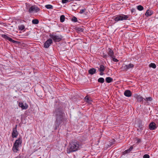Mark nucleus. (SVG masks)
<instances>
[{
  "mask_svg": "<svg viewBox=\"0 0 158 158\" xmlns=\"http://www.w3.org/2000/svg\"><path fill=\"white\" fill-rule=\"evenodd\" d=\"M76 30L80 32H82L83 31V29L81 27L76 28Z\"/></svg>",
  "mask_w": 158,
  "mask_h": 158,
  "instance_id": "obj_32",
  "label": "nucleus"
},
{
  "mask_svg": "<svg viewBox=\"0 0 158 158\" xmlns=\"http://www.w3.org/2000/svg\"><path fill=\"white\" fill-rule=\"evenodd\" d=\"M108 56V55H107L106 54H103V57L104 58H106L107 56Z\"/></svg>",
  "mask_w": 158,
  "mask_h": 158,
  "instance_id": "obj_39",
  "label": "nucleus"
},
{
  "mask_svg": "<svg viewBox=\"0 0 158 158\" xmlns=\"http://www.w3.org/2000/svg\"><path fill=\"white\" fill-rule=\"evenodd\" d=\"M19 106L22 110H26L28 107V105L26 103L24 104L22 102H19Z\"/></svg>",
  "mask_w": 158,
  "mask_h": 158,
  "instance_id": "obj_10",
  "label": "nucleus"
},
{
  "mask_svg": "<svg viewBox=\"0 0 158 158\" xmlns=\"http://www.w3.org/2000/svg\"><path fill=\"white\" fill-rule=\"evenodd\" d=\"M54 113L56 116L54 127L55 129L56 130L60 125L64 123V119L63 116V112L61 108H56Z\"/></svg>",
  "mask_w": 158,
  "mask_h": 158,
  "instance_id": "obj_2",
  "label": "nucleus"
},
{
  "mask_svg": "<svg viewBox=\"0 0 158 158\" xmlns=\"http://www.w3.org/2000/svg\"><path fill=\"white\" fill-rule=\"evenodd\" d=\"M133 146H131L128 149L131 152V151H132V150L133 149Z\"/></svg>",
  "mask_w": 158,
  "mask_h": 158,
  "instance_id": "obj_37",
  "label": "nucleus"
},
{
  "mask_svg": "<svg viewBox=\"0 0 158 158\" xmlns=\"http://www.w3.org/2000/svg\"><path fill=\"white\" fill-rule=\"evenodd\" d=\"M22 143V140L20 138L17 139L14 143L12 149L15 152H17L19 151V146Z\"/></svg>",
  "mask_w": 158,
  "mask_h": 158,
  "instance_id": "obj_3",
  "label": "nucleus"
},
{
  "mask_svg": "<svg viewBox=\"0 0 158 158\" xmlns=\"http://www.w3.org/2000/svg\"><path fill=\"white\" fill-rule=\"evenodd\" d=\"M15 158H23V157L21 156H18Z\"/></svg>",
  "mask_w": 158,
  "mask_h": 158,
  "instance_id": "obj_41",
  "label": "nucleus"
},
{
  "mask_svg": "<svg viewBox=\"0 0 158 158\" xmlns=\"http://www.w3.org/2000/svg\"><path fill=\"white\" fill-rule=\"evenodd\" d=\"M40 10V8L34 5L31 6L29 9L28 11L30 13H32L34 12L35 13H37Z\"/></svg>",
  "mask_w": 158,
  "mask_h": 158,
  "instance_id": "obj_6",
  "label": "nucleus"
},
{
  "mask_svg": "<svg viewBox=\"0 0 158 158\" xmlns=\"http://www.w3.org/2000/svg\"><path fill=\"white\" fill-rule=\"evenodd\" d=\"M65 20V16L64 15H61L60 18V22L61 23L64 22Z\"/></svg>",
  "mask_w": 158,
  "mask_h": 158,
  "instance_id": "obj_23",
  "label": "nucleus"
},
{
  "mask_svg": "<svg viewBox=\"0 0 158 158\" xmlns=\"http://www.w3.org/2000/svg\"><path fill=\"white\" fill-rule=\"evenodd\" d=\"M128 17L129 16L127 15H126L123 14H120L116 15L115 16L114 20L116 22H117L119 21H122L124 20H127Z\"/></svg>",
  "mask_w": 158,
  "mask_h": 158,
  "instance_id": "obj_4",
  "label": "nucleus"
},
{
  "mask_svg": "<svg viewBox=\"0 0 158 158\" xmlns=\"http://www.w3.org/2000/svg\"><path fill=\"white\" fill-rule=\"evenodd\" d=\"M49 36L53 39L54 42L60 41L62 40V38L61 35H54L53 33L49 34Z\"/></svg>",
  "mask_w": 158,
  "mask_h": 158,
  "instance_id": "obj_5",
  "label": "nucleus"
},
{
  "mask_svg": "<svg viewBox=\"0 0 158 158\" xmlns=\"http://www.w3.org/2000/svg\"><path fill=\"white\" fill-rule=\"evenodd\" d=\"M100 75H103V74H104V73H103V72L104 71H100Z\"/></svg>",
  "mask_w": 158,
  "mask_h": 158,
  "instance_id": "obj_40",
  "label": "nucleus"
},
{
  "mask_svg": "<svg viewBox=\"0 0 158 158\" xmlns=\"http://www.w3.org/2000/svg\"><path fill=\"white\" fill-rule=\"evenodd\" d=\"M134 67V64L131 63L128 65H125L123 67L124 70L126 71L131 68H133Z\"/></svg>",
  "mask_w": 158,
  "mask_h": 158,
  "instance_id": "obj_13",
  "label": "nucleus"
},
{
  "mask_svg": "<svg viewBox=\"0 0 158 158\" xmlns=\"http://www.w3.org/2000/svg\"><path fill=\"white\" fill-rule=\"evenodd\" d=\"M149 67L155 69L156 67V65L154 63H151L150 64Z\"/></svg>",
  "mask_w": 158,
  "mask_h": 158,
  "instance_id": "obj_28",
  "label": "nucleus"
},
{
  "mask_svg": "<svg viewBox=\"0 0 158 158\" xmlns=\"http://www.w3.org/2000/svg\"><path fill=\"white\" fill-rule=\"evenodd\" d=\"M137 9L139 11H141L143 9V6L141 5H139L137 7Z\"/></svg>",
  "mask_w": 158,
  "mask_h": 158,
  "instance_id": "obj_27",
  "label": "nucleus"
},
{
  "mask_svg": "<svg viewBox=\"0 0 158 158\" xmlns=\"http://www.w3.org/2000/svg\"><path fill=\"white\" fill-rule=\"evenodd\" d=\"M25 28V26L23 25H21L18 26V29L21 31L23 30Z\"/></svg>",
  "mask_w": 158,
  "mask_h": 158,
  "instance_id": "obj_25",
  "label": "nucleus"
},
{
  "mask_svg": "<svg viewBox=\"0 0 158 158\" xmlns=\"http://www.w3.org/2000/svg\"><path fill=\"white\" fill-rule=\"evenodd\" d=\"M153 14V11L152 10H148L146 11L145 15L148 17L149 16H150Z\"/></svg>",
  "mask_w": 158,
  "mask_h": 158,
  "instance_id": "obj_18",
  "label": "nucleus"
},
{
  "mask_svg": "<svg viewBox=\"0 0 158 158\" xmlns=\"http://www.w3.org/2000/svg\"><path fill=\"white\" fill-rule=\"evenodd\" d=\"M144 100L146 101H148L149 102H151L152 100V98L151 97H149L148 98H144Z\"/></svg>",
  "mask_w": 158,
  "mask_h": 158,
  "instance_id": "obj_29",
  "label": "nucleus"
},
{
  "mask_svg": "<svg viewBox=\"0 0 158 158\" xmlns=\"http://www.w3.org/2000/svg\"><path fill=\"white\" fill-rule=\"evenodd\" d=\"M137 143H139L140 142H141V139H137Z\"/></svg>",
  "mask_w": 158,
  "mask_h": 158,
  "instance_id": "obj_38",
  "label": "nucleus"
},
{
  "mask_svg": "<svg viewBox=\"0 0 158 158\" xmlns=\"http://www.w3.org/2000/svg\"><path fill=\"white\" fill-rule=\"evenodd\" d=\"M72 21L74 22H76L77 21V18L75 17L74 16L72 19Z\"/></svg>",
  "mask_w": 158,
  "mask_h": 158,
  "instance_id": "obj_31",
  "label": "nucleus"
},
{
  "mask_svg": "<svg viewBox=\"0 0 158 158\" xmlns=\"http://www.w3.org/2000/svg\"><path fill=\"white\" fill-rule=\"evenodd\" d=\"M139 130V129H137V130H138V131Z\"/></svg>",
  "mask_w": 158,
  "mask_h": 158,
  "instance_id": "obj_43",
  "label": "nucleus"
},
{
  "mask_svg": "<svg viewBox=\"0 0 158 158\" xmlns=\"http://www.w3.org/2000/svg\"><path fill=\"white\" fill-rule=\"evenodd\" d=\"M107 53L108 56L110 57V58L113 57L114 56V52L110 48H108V49Z\"/></svg>",
  "mask_w": 158,
  "mask_h": 158,
  "instance_id": "obj_14",
  "label": "nucleus"
},
{
  "mask_svg": "<svg viewBox=\"0 0 158 158\" xmlns=\"http://www.w3.org/2000/svg\"><path fill=\"white\" fill-rule=\"evenodd\" d=\"M111 59H112L115 62H117L118 61V60L117 59L115 58V56H114L113 57L110 58Z\"/></svg>",
  "mask_w": 158,
  "mask_h": 158,
  "instance_id": "obj_30",
  "label": "nucleus"
},
{
  "mask_svg": "<svg viewBox=\"0 0 158 158\" xmlns=\"http://www.w3.org/2000/svg\"><path fill=\"white\" fill-rule=\"evenodd\" d=\"M45 7L48 9H53V6L51 5H47L45 6Z\"/></svg>",
  "mask_w": 158,
  "mask_h": 158,
  "instance_id": "obj_26",
  "label": "nucleus"
},
{
  "mask_svg": "<svg viewBox=\"0 0 158 158\" xmlns=\"http://www.w3.org/2000/svg\"><path fill=\"white\" fill-rule=\"evenodd\" d=\"M52 43V40L51 39H49L44 44V47L45 48H48Z\"/></svg>",
  "mask_w": 158,
  "mask_h": 158,
  "instance_id": "obj_7",
  "label": "nucleus"
},
{
  "mask_svg": "<svg viewBox=\"0 0 158 158\" xmlns=\"http://www.w3.org/2000/svg\"><path fill=\"white\" fill-rule=\"evenodd\" d=\"M132 93L131 91L129 90H125L124 92V95L127 97H131V95Z\"/></svg>",
  "mask_w": 158,
  "mask_h": 158,
  "instance_id": "obj_15",
  "label": "nucleus"
},
{
  "mask_svg": "<svg viewBox=\"0 0 158 158\" xmlns=\"http://www.w3.org/2000/svg\"><path fill=\"white\" fill-rule=\"evenodd\" d=\"M75 1V0H69V2L71 1Z\"/></svg>",
  "mask_w": 158,
  "mask_h": 158,
  "instance_id": "obj_42",
  "label": "nucleus"
},
{
  "mask_svg": "<svg viewBox=\"0 0 158 158\" xmlns=\"http://www.w3.org/2000/svg\"><path fill=\"white\" fill-rule=\"evenodd\" d=\"M138 127L140 131H142L143 129V124L142 122L141 121H139L138 123Z\"/></svg>",
  "mask_w": 158,
  "mask_h": 158,
  "instance_id": "obj_16",
  "label": "nucleus"
},
{
  "mask_svg": "<svg viewBox=\"0 0 158 158\" xmlns=\"http://www.w3.org/2000/svg\"><path fill=\"white\" fill-rule=\"evenodd\" d=\"M143 158H149V156L148 154H145L143 156Z\"/></svg>",
  "mask_w": 158,
  "mask_h": 158,
  "instance_id": "obj_36",
  "label": "nucleus"
},
{
  "mask_svg": "<svg viewBox=\"0 0 158 158\" xmlns=\"http://www.w3.org/2000/svg\"><path fill=\"white\" fill-rule=\"evenodd\" d=\"M86 10V9L84 8V9H81L79 13L80 14H82Z\"/></svg>",
  "mask_w": 158,
  "mask_h": 158,
  "instance_id": "obj_34",
  "label": "nucleus"
},
{
  "mask_svg": "<svg viewBox=\"0 0 158 158\" xmlns=\"http://www.w3.org/2000/svg\"><path fill=\"white\" fill-rule=\"evenodd\" d=\"M2 37L6 40H7L10 42H12L13 43H17V42L13 40L11 38L8 36L6 35L5 34H2Z\"/></svg>",
  "mask_w": 158,
  "mask_h": 158,
  "instance_id": "obj_9",
  "label": "nucleus"
},
{
  "mask_svg": "<svg viewBox=\"0 0 158 158\" xmlns=\"http://www.w3.org/2000/svg\"><path fill=\"white\" fill-rule=\"evenodd\" d=\"M96 69L94 68H91L89 70L88 72L89 74L93 75L96 73Z\"/></svg>",
  "mask_w": 158,
  "mask_h": 158,
  "instance_id": "obj_17",
  "label": "nucleus"
},
{
  "mask_svg": "<svg viewBox=\"0 0 158 158\" xmlns=\"http://www.w3.org/2000/svg\"><path fill=\"white\" fill-rule=\"evenodd\" d=\"M134 97L137 99V101L138 102H141L143 101L144 98L140 95L135 94L134 96Z\"/></svg>",
  "mask_w": 158,
  "mask_h": 158,
  "instance_id": "obj_12",
  "label": "nucleus"
},
{
  "mask_svg": "<svg viewBox=\"0 0 158 158\" xmlns=\"http://www.w3.org/2000/svg\"><path fill=\"white\" fill-rule=\"evenodd\" d=\"M98 82L102 83L104 82V79L103 78L100 77L98 79Z\"/></svg>",
  "mask_w": 158,
  "mask_h": 158,
  "instance_id": "obj_22",
  "label": "nucleus"
},
{
  "mask_svg": "<svg viewBox=\"0 0 158 158\" xmlns=\"http://www.w3.org/2000/svg\"><path fill=\"white\" fill-rule=\"evenodd\" d=\"M32 22L33 24H38L39 21L37 19H34L32 20Z\"/></svg>",
  "mask_w": 158,
  "mask_h": 158,
  "instance_id": "obj_21",
  "label": "nucleus"
},
{
  "mask_svg": "<svg viewBox=\"0 0 158 158\" xmlns=\"http://www.w3.org/2000/svg\"><path fill=\"white\" fill-rule=\"evenodd\" d=\"M106 81L107 83H110L113 81V79L111 77H108L106 78Z\"/></svg>",
  "mask_w": 158,
  "mask_h": 158,
  "instance_id": "obj_19",
  "label": "nucleus"
},
{
  "mask_svg": "<svg viewBox=\"0 0 158 158\" xmlns=\"http://www.w3.org/2000/svg\"><path fill=\"white\" fill-rule=\"evenodd\" d=\"M149 128L151 130H155L157 127L156 124L154 122H151L149 125Z\"/></svg>",
  "mask_w": 158,
  "mask_h": 158,
  "instance_id": "obj_11",
  "label": "nucleus"
},
{
  "mask_svg": "<svg viewBox=\"0 0 158 158\" xmlns=\"http://www.w3.org/2000/svg\"><path fill=\"white\" fill-rule=\"evenodd\" d=\"M130 152V151L128 149H127V150H126L124 152H123V154H125L127 153H129Z\"/></svg>",
  "mask_w": 158,
  "mask_h": 158,
  "instance_id": "obj_33",
  "label": "nucleus"
},
{
  "mask_svg": "<svg viewBox=\"0 0 158 158\" xmlns=\"http://www.w3.org/2000/svg\"><path fill=\"white\" fill-rule=\"evenodd\" d=\"M17 125H16L15 127L13 128L12 133V138H16L18 135V132L17 130Z\"/></svg>",
  "mask_w": 158,
  "mask_h": 158,
  "instance_id": "obj_8",
  "label": "nucleus"
},
{
  "mask_svg": "<svg viewBox=\"0 0 158 158\" xmlns=\"http://www.w3.org/2000/svg\"><path fill=\"white\" fill-rule=\"evenodd\" d=\"M82 143L77 140L71 141L69 143L67 150V153L69 154L71 152H75L79 150L82 148Z\"/></svg>",
  "mask_w": 158,
  "mask_h": 158,
  "instance_id": "obj_1",
  "label": "nucleus"
},
{
  "mask_svg": "<svg viewBox=\"0 0 158 158\" xmlns=\"http://www.w3.org/2000/svg\"><path fill=\"white\" fill-rule=\"evenodd\" d=\"M84 99L85 101L89 103H91L92 101L91 100L89 99L88 96H85Z\"/></svg>",
  "mask_w": 158,
  "mask_h": 158,
  "instance_id": "obj_20",
  "label": "nucleus"
},
{
  "mask_svg": "<svg viewBox=\"0 0 158 158\" xmlns=\"http://www.w3.org/2000/svg\"><path fill=\"white\" fill-rule=\"evenodd\" d=\"M105 67L103 65H101L100 66L99 70L100 71H104L105 70Z\"/></svg>",
  "mask_w": 158,
  "mask_h": 158,
  "instance_id": "obj_24",
  "label": "nucleus"
},
{
  "mask_svg": "<svg viewBox=\"0 0 158 158\" xmlns=\"http://www.w3.org/2000/svg\"><path fill=\"white\" fill-rule=\"evenodd\" d=\"M67 2H69V0H62V2L63 3H66Z\"/></svg>",
  "mask_w": 158,
  "mask_h": 158,
  "instance_id": "obj_35",
  "label": "nucleus"
}]
</instances>
